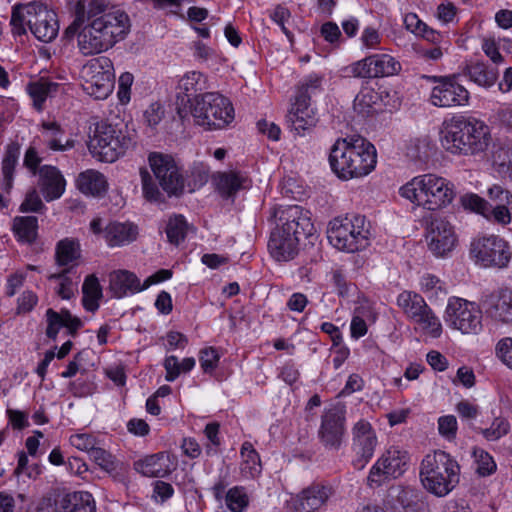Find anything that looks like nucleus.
Masks as SVG:
<instances>
[{"label":"nucleus","instance_id":"1","mask_svg":"<svg viewBox=\"0 0 512 512\" xmlns=\"http://www.w3.org/2000/svg\"><path fill=\"white\" fill-rule=\"evenodd\" d=\"M277 227L270 235L268 249L277 261H290L298 254L300 241L314 238L315 228L303 208L288 206L280 211Z\"/></svg>","mask_w":512,"mask_h":512},{"label":"nucleus","instance_id":"2","mask_svg":"<svg viewBox=\"0 0 512 512\" xmlns=\"http://www.w3.org/2000/svg\"><path fill=\"white\" fill-rule=\"evenodd\" d=\"M130 27L129 16L124 11L104 13L76 32L79 50L85 56L107 51L125 39Z\"/></svg>","mask_w":512,"mask_h":512},{"label":"nucleus","instance_id":"3","mask_svg":"<svg viewBox=\"0 0 512 512\" xmlns=\"http://www.w3.org/2000/svg\"><path fill=\"white\" fill-rule=\"evenodd\" d=\"M376 163L374 145L360 136L339 138L330 149V167L342 180L364 177L374 170Z\"/></svg>","mask_w":512,"mask_h":512},{"label":"nucleus","instance_id":"4","mask_svg":"<svg viewBox=\"0 0 512 512\" xmlns=\"http://www.w3.org/2000/svg\"><path fill=\"white\" fill-rule=\"evenodd\" d=\"M490 139L487 125L463 116L444 121L440 138L443 148L454 155L481 153L487 149Z\"/></svg>","mask_w":512,"mask_h":512},{"label":"nucleus","instance_id":"5","mask_svg":"<svg viewBox=\"0 0 512 512\" xmlns=\"http://www.w3.org/2000/svg\"><path fill=\"white\" fill-rule=\"evenodd\" d=\"M148 161L158 184L154 182L148 171H140L145 199L150 202H164V195L159 190L158 186H160L169 197H179L184 193L185 179L181 168L172 156L153 152L150 153Z\"/></svg>","mask_w":512,"mask_h":512},{"label":"nucleus","instance_id":"6","mask_svg":"<svg viewBox=\"0 0 512 512\" xmlns=\"http://www.w3.org/2000/svg\"><path fill=\"white\" fill-rule=\"evenodd\" d=\"M400 194L430 211L448 206L456 195L454 185L449 180L432 173L414 177L401 187Z\"/></svg>","mask_w":512,"mask_h":512},{"label":"nucleus","instance_id":"7","mask_svg":"<svg viewBox=\"0 0 512 512\" xmlns=\"http://www.w3.org/2000/svg\"><path fill=\"white\" fill-rule=\"evenodd\" d=\"M460 466L444 451L427 454L420 465V479L430 493L443 497L459 483Z\"/></svg>","mask_w":512,"mask_h":512},{"label":"nucleus","instance_id":"8","mask_svg":"<svg viewBox=\"0 0 512 512\" xmlns=\"http://www.w3.org/2000/svg\"><path fill=\"white\" fill-rule=\"evenodd\" d=\"M132 146L133 140L126 132L105 121L97 122L89 135L88 149L102 162H115Z\"/></svg>","mask_w":512,"mask_h":512},{"label":"nucleus","instance_id":"9","mask_svg":"<svg viewBox=\"0 0 512 512\" xmlns=\"http://www.w3.org/2000/svg\"><path fill=\"white\" fill-rule=\"evenodd\" d=\"M190 102V112L197 125L205 129H220L234 119V108L228 98L217 92L196 96Z\"/></svg>","mask_w":512,"mask_h":512},{"label":"nucleus","instance_id":"10","mask_svg":"<svg viewBox=\"0 0 512 512\" xmlns=\"http://www.w3.org/2000/svg\"><path fill=\"white\" fill-rule=\"evenodd\" d=\"M329 242L338 250L353 253L369 244L370 231L363 215L334 218L327 231Z\"/></svg>","mask_w":512,"mask_h":512},{"label":"nucleus","instance_id":"11","mask_svg":"<svg viewBox=\"0 0 512 512\" xmlns=\"http://www.w3.org/2000/svg\"><path fill=\"white\" fill-rule=\"evenodd\" d=\"M83 89L95 99L107 98L114 87L113 64L107 57L90 60L81 70Z\"/></svg>","mask_w":512,"mask_h":512},{"label":"nucleus","instance_id":"12","mask_svg":"<svg viewBox=\"0 0 512 512\" xmlns=\"http://www.w3.org/2000/svg\"><path fill=\"white\" fill-rule=\"evenodd\" d=\"M470 255L483 267L506 268L512 258L507 241L496 235L474 239L470 245Z\"/></svg>","mask_w":512,"mask_h":512},{"label":"nucleus","instance_id":"13","mask_svg":"<svg viewBox=\"0 0 512 512\" xmlns=\"http://www.w3.org/2000/svg\"><path fill=\"white\" fill-rule=\"evenodd\" d=\"M410 456L407 451L391 446L371 467L367 482L370 487H379L402 476L408 469Z\"/></svg>","mask_w":512,"mask_h":512},{"label":"nucleus","instance_id":"14","mask_svg":"<svg viewBox=\"0 0 512 512\" xmlns=\"http://www.w3.org/2000/svg\"><path fill=\"white\" fill-rule=\"evenodd\" d=\"M446 324L463 334H478L482 330V312L475 303L451 298L446 307Z\"/></svg>","mask_w":512,"mask_h":512},{"label":"nucleus","instance_id":"15","mask_svg":"<svg viewBox=\"0 0 512 512\" xmlns=\"http://www.w3.org/2000/svg\"><path fill=\"white\" fill-rule=\"evenodd\" d=\"M345 420V410L341 407H334L322 415L318 437L326 449L338 451L341 448L346 431Z\"/></svg>","mask_w":512,"mask_h":512},{"label":"nucleus","instance_id":"16","mask_svg":"<svg viewBox=\"0 0 512 512\" xmlns=\"http://www.w3.org/2000/svg\"><path fill=\"white\" fill-rule=\"evenodd\" d=\"M378 444L377 436L371 424L360 419L352 427V450L356 455L353 465L363 469L372 459Z\"/></svg>","mask_w":512,"mask_h":512},{"label":"nucleus","instance_id":"17","mask_svg":"<svg viewBox=\"0 0 512 512\" xmlns=\"http://www.w3.org/2000/svg\"><path fill=\"white\" fill-rule=\"evenodd\" d=\"M426 240L429 250L438 257L450 253L457 242L454 227L441 217L431 219L427 226Z\"/></svg>","mask_w":512,"mask_h":512},{"label":"nucleus","instance_id":"18","mask_svg":"<svg viewBox=\"0 0 512 512\" xmlns=\"http://www.w3.org/2000/svg\"><path fill=\"white\" fill-rule=\"evenodd\" d=\"M434 80L438 84L433 87L431 92V103L437 107H455L466 105L469 101V92L459 84L455 77H441Z\"/></svg>","mask_w":512,"mask_h":512},{"label":"nucleus","instance_id":"19","mask_svg":"<svg viewBox=\"0 0 512 512\" xmlns=\"http://www.w3.org/2000/svg\"><path fill=\"white\" fill-rule=\"evenodd\" d=\"M309 101L310 96L307 93H297L295 102L287 115V122L291 129L299 135L313 128L318 121Z\"/></svg>","mask_w":512,"mask_h":512},{"label":"nucleus","instance_id":"20","mask_svg":"<svg viewBox=\"0 0 512 512\" xmlns=\"http://www.w3.org/2000/svg\"><path fill=\"white\" fill-rule=\"evenodd\" d=\"M333 494L331 486L314 483L303 489L294 500L296 512H315L326 504Z\"/></svg>","mask_w":512,"mask_h":512},{"label":"nucleus","instance_id":"21","mask_svg":"<svg viewBox=\"0 0 512 512\" xmlns=\"http://www.w3.org/2000/svg\"><path fill=\"white\" fill-rule=\"evenodd\" d=\"M47 7L38 2H31L24 5L14 6L10 24L12 31L16 35H23L26 33V26L31 30L33 25L37 24L42 13L45 12Z\"/></svg>","mask_w":512,"mask_h":512},{"label":"nucleus","instance_id":"22","mask_svg":"<svg viewBox=\"0 0 512 512\" xmlns=\"http://www.w3.org/2000/svg\"><path fill=\"white\" fill-rule=\"evenodd\" d=\"M106 3L104 0H78L73 9L74 20L66 29L68 34H76L79 29L105 13Z\"/></svg>","mask_w":512,"mask_h":512},{"label":"nucleus","instance_id":"23","mask_svg":"<svg viewBox=\"0 0 512 512\" xmlns=\"http://www.w3.org/2000/svg\"><path fill=\"white\" fill-rule=\"evenodd\" d=\"M39 186L46 201L58 199L65 191L66 181L55 167L44 165L39 168Z\"/></svg>","mask_w":512,"mask_h":512},{"label":"nucleus","instance_id":"24","mask_svg":"<svg viewBox=\"0 0 512 512\" xmlns=\"http://www.w3.org/2000/svg\"><path fill=\"white\" fill-rule=\"evenodd\" d=\"M486 313L493 319L512 324V291L491 294L483 302Z\"/></svg>","mask_w":512,"mask_h":512},{"label":"nucleus","instance_id":"25","mask_svg":"<svg viewBox=\"0 0 512 512\" xmlns=\"http://www.w3.org/2000/svg\"><path fill=\"white\" fill-rule=\"evenodd\" d=\"M110 290L117 298H122L128 293L134 294L144 290L138 277L127 270L114 271L109 276Z\"/></svg>","mask_w":512,"mask_h":512},{"label":"nucleus","instance_id":"26","mask_svg":"<svg viewBox=\"0 0 512 512\" xmlns=\"http://www.w3.org/2000/svg\"><path fill=\"white\" fill-rule=\"evenodd\" d=\"M19 156L20 144L18 142H11L5 147L1 160V185L6 194H10L13 188L14 175Z\"/></svg>","mask_w":512,"mask_h":512},{"label":"nucleus","instance_id":"27","mask_svg":"<svg viewBox=\"0 0 512 512\" xmlns=\"http://www.w3.org/2000/svg\"><path fill=\"white\" fill-rule=\"evenodd\" d=\"M213 180L218 192L226 198L234 196L240 189H245L249 185L247 177L236 171L218 172Z\"/></svg>","mask_w":512,"mask_h":512},{"label":"nucleus","instance_id":"28","mask_svg":"<svg viewBox=\"0 0 512 512\" xmlns=\"http://www.w3.org/2000/svg\"><path fill=\"white\" fill-rule=\"evenodd\" d=\"M107 244L110 247L124 246L133 242L138 234L137 226L132 223H109L104 231Z\"/></svg>","mask_w":512,"mask_h":512},{"label":"nucleus","instance_id":"29","mask_svg":"<svg viewBox=\"0 0 512 512\" xmlns=\"http://www.w3.org/2000/svg\"><path fill=\"white\" fill-rule=\"evenodd\" d=\"M42 137L44 144L52 151H66L75 146L73 139H65V132L56 122L42 124Z\"/></svg>","mask_w":512,"mask_h":512},{"label":"nucleus","instance_id":"30","mask_svg":"<svg viewBox=\"0 0 512 512\" xmlns=\"http://www.w3.org/2000/svg\"><path fill=\"white\" fill-rule=\"evenodd\" d=\"M168 460V455L157 453L136 461L134 468L146 477H164L170 472Z\"/></svg>","mask_w":512,"mask_h":512},{"label":"nucleus","instance_id":"31","mask_svg":"<svg viewBox=\"0 0 512 512\" xmlns=\"http://www.w3.org/2000/svg\"><path fill=\"white\" fill-rule=\"evenodd\" d=\"M465 74L472 82L484 88L493 86L499 76L496 67L479 61L468 64L465 68Z\"/></svg>","mask_w":512,"mask_h":512},{"label":"nucleus","instance_id":"32","mask_svg":"<svg viewBox=\"0 0 512 512\" xmlns=\"http://www.w3.org/2000/svg\"><path fill=\"white\" fill-rule=\"evenodd\" d=\"M77 188L85 195L101 196L107 190L105 176L96 170H86L76 180Z\"/></svg>","mask_w":512,"mask_h":512},{"label":"nucleus","instance_id":"33","mask_svg":"<svg viewBox=\"0 0 512 512\" xmlns=\"http://www.w3.org/2000/svg\"><path fill=\"white\" fill-rule=\"evenodd\" d=\"M60 512H95L96 506L89 492L66 494L59 503Z\"/></svg>","mask_w":512,"mask_h":512},{"label":"nucleus","instance_id":"34","mask_svg":"<svg viewBox=\"0 0 512 512\" xmlns=\"http://www.w3.org/2000/svg\"><path fill=\"white\" fill-rule=\"evenodd\" d=\"M388 498L394 509H402L403 512H420L416 501V492L411 488L391 487L388 491Z\"/></svg>","mask_w":512,"mask_h":512},{"label":"nucleus","instance_id":"35","mask_svg":"<svg viewBox=\"0 0 512 512\" xmlns=\"http://www.w3.org/2000/svg\"><path fill=\"white\" fill-rule=\"evenodd\" d=\"M40 18L36 25H33L31 33L39 40L45 43L54 40L58 34V22L55 19V13L46 9L39 15Z\"/></svg>","mask_w":512,"mask_h":512},{"label":"nucleus","instance_id":"36","mask_svg":"<svg viewBox=\"0 0 512 512\" xmlns=\"http://www.w3.org/2000/svg\"><path fill=\"white\" fill-rule=\"evenodd\" d=\"M397 304L412 320L421 316V313L425 312V309L429 307L421 295L410 291L400 293L397 298Z\"/></svg>","mask_w":512,"mask_h":512},{"label":"nucleus","instance_id":"37","mask_svg":"<svg viewBox=\"0 0 512 512\" xmlns=\"http://www.w3.org/2000/svg\"><path fill=\"white\" fill-rule=\"evenodd\" d=\"M82 293L85 309L91 312L96 311L99 308V300L102 297V289L96 276L89 275L86 277L82 286Z\"/></svg>","mask_w":512,"mask_h":512},{"label":"nucleus","instance_id":"38","mask_svg":"<svg viewBox=\"0 0 512 512\" xmlns=\"http://www.w3.org/2000/svg\"><path fill=\"white\" fill-rule=\"evenodd\" d=\"M80 257V244L75 239L65 238L56 245L55 259L59 266L72 264Z\"/></svg>","mask_w":512,"mask_h":512},{"label":"nucleus","instance_id":"39","mask_svg":"<svg viewBox=\"0 0 512 512\" xmlns=\"http://www.w3.org/2000/svg\"><path fill=\"white\" fill-rule=\"evenodd\" d=\"M243 462L241 472L245 477L254 478L261 472V463L258 453L249 442H244L241 448Z\"/></svg>","mask_w":512,"mask_h":512},{"label":"nucleus","instance_id":"40","mask_svg":"<svg viewBox=\"0 0 512 512\" xmlns=\"http://www.w3.org/2000/svg\"><path fill=\"white\" fill-rule=\"evenodd\" d=\"M13 232L19 241L32 243L37 235V218L34 216L16 217Z\"/></svg>","mask_w":512,"mask_h":512},{"label":"nucleus","instance_id":"41","mask_svg":"<svg viewBox=\"0 0 512 512\" xmlns=\"http://www.w3.org/2000/svg\"><path fill=\"white\" fill-rule=\"evenodd\" d=\"M371 61L377 72L376 78L393 76L401 71L400 62L389 54H372Z\"/></svg>","mask_w":512,"mask_h":512},{"label":"nucleus","instance_id":"42","mask_svg":"<svg viewBox=\"0 0 512 512\" xmlns=\"http://www.w3.org/2000/svg\"><path fill=\"white\" fill-rule=\"evenodd\" d=\"M58 84L50 82L45 79H40L36 82L29 83L27 91L34 102V107L37 110H41L43 103L52 91H55Z\"/></svg>","mask_w":512,"mask_h":512},{"label":"nucleus","instance_id":"43","mask_svg":"<svg viewBox=\"0 0 512 512\" xmlns=\"http://www.w3.org/2000/svg\"><path fill=\"white\" fill-rule=\"evenodd\" d=\"M190 226L183 215H174L169 218L166 225V235L168 241L172 244L179 245L187 235Z\"/></svg>","mask_w":512,"mask_h":512},{"label":"nucleus","instance_id":"44","mask_svg":"<svg viewBox=\"0 0 512 512\" xmlns=\"http://www.w3.org/2000/svg\"><path fill=\"white\" fill-rule=\"evenodd\" d=\"M69 271V269H64L59 273H53L48 276L49 280L58 282V285L55 287V293L65 300L71 299L76 291V284L68 276Z\"/></svg>","mask_w":512,"mask_h":512},{"label":"nucleus","instance_id":"45","mask_svg":"<svg viewBox=\"0 0 512 512\" xmlns=\"http://www.w3.org/2000/svg\"><path fill=\"white\" fill-rule=\"evenodd\" d=\"M344 71L348 76L361 79H373L376 78L373 62L371 61V55L361 60L351 63L345 67Z\"/></svg>","mask_w":512,"mask_h":512},{"label":"nucleus","instance_id":"46","mask_svg":"<svg viewBox=\"0 0 512 512\" xmlns=\"http://www.w3.org/2000/svg\"><path fill=\"white\" fill-rule=\"evenodd\" d=\"M414 321L421 327V329L430 336L437 338L442 333V325L439 319L432 312L430 307L425 309Z\"/></svg>","mask_w":512,"mask_h":512},{"label":"nucleus","instance_id":"47","mask_svg":"<svg viewBox=\"0 0 512 512\" xmlns=\"http://www.w3.org/2000/svg\"><path fill=\"white\" fill-rule=\"evenodd\" d=\"M378 100V94L370 88L362 89L354 99V109L359 114L367 116Z\"/></svg>","mask_w":512,"mask_h":512},{"label":"nucleus","instance_id":"48","mask_svg":"<svg viewBox=\"0 0 512 512\" xmlns=\"http://www.w3.org/2000/svg\"><path fill=\"white\" fill-rule=\"evenodd\" d=\"M510 430V424L504 417H496L490 427L478 428L477 432L481 433L488 441H496L505 436Z\"/></svg>","mask_w":512,"mask_h":512},{"label":"nucleus","instance_id":"49","mask_svg":"<svg viewBox=\"0 0 512 512\" xmlns=\"http://www.w3.org/2000/svg\"><path fill=\"white\" fill-rule=\"evenodd\" d=\"M89 455L104 471L112 473L117 470L118 463L115 457L105 449L97 446Z\"/></svg>","mask_w":512,"mask_h":512},{"label":"nucleus","instance_id":"50","mask_svg":"<svg viewBox=\"0 0 512 512\" xmlns=\"http://www.w3.org/2000/svg\"><path fill=\"white\" fill-rule=\"evenodd\" d=\"M473 456L477 463L476 471L480 476H489L496 471V463L488 452L480 448H475Z\"/></svg>","mask_w":512,"mask_h":512},{"label":"nucleus","instance_id":"51","mask_svg":"<svg viewBox=\"0 0 512 512\" xmlns=\"http://www.w3.org/2000/svg\"><path fill=\"white\" fill-rule=\"evenodd\" d=\"M225 502L232 512H242L248 505V496L243 488L234 487L227 492Z\"/></svg>","mask_w":512,"mask_h":512},{"label":"nucleus","instance_id":"52","mask_svg":"<svg viewBox=\"0 0 512 512\" xmlns=\"http://www.w3.org/2000/svg\"><path fill=\"white\" fill-rule=\"evenodd\" d=\"M421 287L429 297L438 298L447 294L441 280L432 274H426L422 277Z\"/></svg>","mask_w":512,"mask_h":512},{"label":"nucleus","instance_id":"53","mask_svg":"<svg viewBox=\"0 0 512 512\" xmlns=\"http://www.w3.org/2000/svg\"><path fill=\"white\" fill-rule=\"evenodd\" d=\"M219 359V354L213 347L205 348L200 351L199 361L205 373H212L218 366Z\"/></svg>","mask_w":512,"mask_h":512},{"label":"nucleus","instance_id":"54","mask_svg":"<svg viewBox=\"0 0 512 512\" xmlns=\"http://www.w3.org/2000/svg\"><path fill=\"white\" fill-rule=\"evenodd\" d=\"M462 204L466 209H470L488 218L489 204L486 200L476 194L465 195L462 197Z\"/></svg>","mask_w":512,"mask_h":512},{"label":"nucleus","instance_id":"55","mask_svg":"<svg viewBox=\"0 0 512 512\" xmlns=\"http://www.w3.org/2000/svg\"><path fill=\"white\" fill-rule=\"evenodd\" d=\"M70 443L76 449L85 451L89 454L97 447L96 439L92 435L86 433L70 436Z\"/></svg>","mask_w":512,"mask_h":512},{"label":"nucleus","instance_id":"56","mask_svg":"<svg viewBox=\"0 0 512 512\" xmlns=\"http://www.w3.org/2000/svg\"><path fill=\"white\" fill-rule=\"evenodd\" d=\"M438 431L448 440L454 439L457 432V420L453 415L442 416L438 419Z\"/></svg>","mask_w":512,"mask_h":512},{"label":"nucleus","instance_id":"57","mask_svg":"<svg viewBox=\"0 0 512 512\" xmlns=\"http://www.w3.org/2000/svg\"><path fill=\"white\" fill-rule=\"evenodd\" d=\"M46 318H47L46 335H47V337L55 340L60 328L64 327L61 314L54 311L53 309H48L46 312Z\"/></svg>","mask_w":512,"mask_h":512},{"label":"nucleus","instance_id":"58","mask_svg":"<svg viewBox=\"0 0 512 512\" xmlns=\"http://www.w3.org/2000/svg\"><path fill=\"white\" fill-rule=\"evenodd\" d=\"M201 78L202 74L200 72H189L180 79L178 87L180 90H183L187 95L190 92H196L200 89L198 85Z\"/></svg>","mask_w":512,"mask_h":512},{"label":"nucleus","instance_id":"59","mask_svg":"<svg viewBox=\"0 0 512 512\" xmlns=\"http://www.w3.org/2000/svg\"><path fill=\"white\" fill-rule=\"evenodd\" d=\"M44 208V204L40 199L35 189L29 191L22 204L20 205L21 212H39Z\"/></svg>","mask_w":512,"mask_h":512},{"label":"nucleus","instance_id":"60","mask_svg":"<svg viewBox=\"0 0 512 512\" xmlns=\"http://www.w3.org/2000/svg\"><path fill=\"white\" fill-rule=\"evenodd\" d=\"M496 352L502 362L512 369V338L501 339L496 346Z\"/></svg>","mask_w":512,"mask_h":512},{"label":"nucleus","instance_id":"61","mask_svg":"<svg viewBox=\"0 0 512 512\" xmlns=\"http://www.w3.org/2000/svg\"><path fill=\"white\" fill-rule=\"evenodd\" d=\"M191 180L187 182L189 192L202 187L208 180V173L203 167L195 166L191 170Z\"/></svg>","mask_w":512,"mask_h":512},{"label":"nucleus","instance_id":"62","mask_svg":"<svg viewBox=\"0 0 512 512\" xmlns=\"http://www.w3.org/2000/svg\"><path fill=\"white\" fill-rule=\"evenodd\" d=\"M362 46L367 49H375L381 42L379 32L373 27H366L360 37Z\"/></svg>","mask_w":512,"mask_h":512},{"label":"nucleus","instance_id":"63","mask_svg":"<svg viewBox=\"0 0 512 512\" xmlns=\"http://www.w3.org/2000/svg\"><path fill=\"white\" fill-rule=\"evenodd\" d=\"M164 368L166 370L165 379L169 382H172L178 378V376L182 373L180 362L176 356H168L164 360Z\"/></svg>","mask_w":512,"mask_h":512},{"label":"nucleus","instance_id":"64","mask_svg":"<svg viewBox=\"0 0 512 512\" xmlns=\"http://www.w3.org/2000/svg\"><path fill=\"white\" fill-rule=\"evenodd\" d=\"M509 211L510 210H507L503 203H499L493 208L489 207L488 218L492 216L497 223L507 225L510 223L512 218V215L509 213Z\"/></svg>","mask_w":512,"mask_h":512}]
</instances>
